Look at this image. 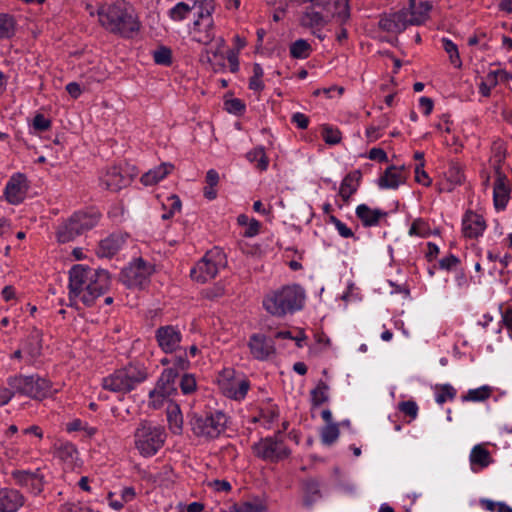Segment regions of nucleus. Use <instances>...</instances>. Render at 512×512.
Returning <instances> with one entry per match:
<instances>
[{
  "label": "nucleus",
  "instance_id": "f257e3e1",
  "mask_svg": "<svg viewBox=\"0 0 512 512\" xmlns=\"http://www.w3.org/2000/svg\"><path fill=\"white\" fill-rule=\"evenodd\" d=\"M100 25L109 33L122 38H133L141 24L133 7L126 1L104 5L98 10Z\"/></svg>",
  "mask_w": 512,
  "mask_h": 512
},
{
  "label": "nucleus",
  "instance_id": "f03ea898",
  "mask_svg": "<svg viewBox=\"0 0 512 512\" xmlns=\"http://www.w3.org/2000/svg\"><path fill=\"white\" fill-rule=\"evenodd\" d=\"M304 301V289L298 284H292L267 294L263 299V306L269 314L284 317L301 310Z\"/></svg>",
  "mask_w": 512,
  "mask_h": 512
},
{
  "label": "nucleus",
  "instance_id": "7ed1b4c3",
  "mask_svg": "<svg viewBox=\"0 0 512 512\" xmlns=\"http://www.w3.org/2000/svg\"><path fill=\"white\" fill-rule=\"evenodd\" d=\"M147 378L148 369L143 363H129L103 378L102 386L106 390L126 394L143 383Z\"/></svg>",
  "mask_w": 512,
  "mask_h": 512
},
{
  "label": "nucleus",
  "instance_id": "20e7f679",
  "mask_svg": "<svg viewBox=\"0 0 512 512\" xmlns=\"http://www.w3.org/2000/svg\"><path fill=\"white\" fill-rule=\"evenodd\" d=\"M75 272V285L83 284V278L89 280L88 292L83 295L82 303L91 307L95 304V301L102 295H104L111 287V276L107 270L104 269H77Z\"/></svg>",
  "mask_w": 512,
  "mask_h": 512
},
{
  "label": "nucleus",
  "instance_id": "39448f33",
  "mask_svg": "<svg viewBox=\"0 0 512 512\" xmlns=\"http://www.w3.org/2000/svg\"><path fill=\"white\" fill-rule=\"evenodd\" d=\"M134 438L135 447L139 453L144 457H151L164 445L166 433L162 426L142 421L135 430Z\"/></svg>",
  "mask_w": 512,
  "mask_h": 512
},
{
  "label": "nucleus",
  "instance_id": "423d86ee",
  "mask_svg": "<svg viewBox=\"0 0 512 512\" xmlns=\"http://www.w3.org/2000/svg\"><path fill=\"white\" fill-rule=\"evenodd\" d=\"M8 385L14 392L36 400L50 397L57 392L50 380L39 375L11 377L8 380Z\"/></svg>",
  "mask_w": 512,
  "mask_h": 512
},
{
  "label": "nucleus",
  "instance_id": "0eeeda50",
  "mask_svg": "<svg viewBox=\"0 0 512 512\" xmlns=\"http://www.w3.org/2000/svg\"><path fill=\"white\" fill-rule=\"evenodd\" d=\"M98 221L99 215L97 213L75 212L70 218L58 226L56 233L57 239L60 243L73 241L76 237L95 227Z\"/></svg>",
  "mask_w": 512,
  "mask_h": 512
},
{
  "label": "nucleus",
  "instance_id": "6e6552de",
  "mask_svg": "<svg viewBox=\"0 0 512 512\" xmlns=\"http://www.w3.org/2000/svg\"><path fill=\"white\" fill-rule=\"evenodd\" d=\"M227 419L221 411L205 415L195 413L191 417L190 425L196 436L214 439L226 429Z\"/></svg>",
  "mask_w": 512,
  "mask_h": 512
},
{
  "label": "nucleus",
  "instance_id": "1a4fd4ad",
  "mask_svg": "<svg viewBox=\"0 0 512 512\" xmlns=\"http://www.w3.org/2000/svg\"><path fill=\"white\" fill-rule=\"evenodd\" d=\"M214 0H201V10L198 12V19L194 21L191 30L192 40L203 44H210L215 37L214 21Z\"/></svg>",
  "mask_w": 512,
  "mask_h": 512
},
{
  "label": "nucleus",
  "instance_id": "9d476101",
  "mask_svg": "<svg viewBox=\"0 0 512 512\" xmlns=\"http://www.w3.org/2000/svg\"><path fill=\"white\" fill-rule=\"evenodd\" d=\"M226 264V257L222 251L215 248L208 251L190 271V276L193 280L200 283H205L213 278L219 272L221 267Z\"/></svg>",
  "mask_w": 512,
  "mask_h": 512
},
{
  "label": "nucleus",
  "instance_id": "9b49d317",
  "mask_svg": "<svg viewBox=\"0 0 512 512\" xmlns=\"http://www.w3.org/2000/svg\"><path fill=\"white\" fill-rule=\"evenodd\" d=\"M252 450L258 458L272 463L288 458L291 454V450L278 435L261 439L252 446Z\"/></svg>",
  "mask_w": 512,
  "mask_h": 512
},
{
  "label": "nucleus",
  "instance_id": "f8f14e48",
  "mask_svg": "<svg viewBox=\"0 0 512 512\" xmlns=\"http://www.w3.org/2000/svg\"><path fill=\"white\" fill-rule=\"evenodd\" d=\"M151 273L152 267L138 258L121 271L120 279L128 288H142L148 283Z\"/></svg>",
  "mask_w": 512,
  "mask_h": 512
},
{
  "label": "nucleus",
  "instance_id": "ddd939ff",
  "mask_svg": "<svg viewBox=\"0 0 512 512\" xmlns=\"http://www.w3.org/2000/svg\"><path fill=\"white\" fill-rule=\"evenodd\" d=\"M248 347L252 357L259 361H266L276 355L274 339L262 333L252 334Z\"/></svg>",
  "mask_w": 512,
  "mask_h": 512
},
{
  "label": "nucleus",
  "instance_id": "4468645a",
  "mask_svg": "<svg viewBox=\"0 0 512 512\" xmlns=\"http://www.w3.org/2000/svg\"><path fill=\"white\" fill-rule=\"evenodd\" d=\"M155 338L159 347L165 353H173L181 350L182 334L172 325L161 326L155 331Z\"/></svg>",
  "mask_w": 512,
  "mask_h": 512
},
{
  "label": "nucleus",
  "instance_id": "2eb2a0df",
  "mask_svg": "<svg viewBox=\"0 0 512 512\" xmlns=\"http://www.w3.org/2000/svg\"><path fill=\"white\" fill-rule=\"evenodd\" d=\"M28 188L26 176L22 173L14 174L6 184L5 196L7 201L13 205L21 203L26 197Z\"/></svg>",
  "mask_w": 512,
  "mask_h": 512
},
{
  "label": "nucleus",
  "instance_id": "dca6fc26",
  "mask_svg": "<svg viewBox=\"0 0 512 512\" xmlns=\"http://www.w3.org/2000/svg\"><path fill=\"white\" fill-rule=\"evenodd\" d=\"M178 377L179 373L175 368L164 369L155 388L149 392V397H154L159 393L164 396H173L177 394L176 380Z\"/></svg>",
  "mask_w": 512,
  "mask_h": 512
},
{
  "label": "nucleus",
  "instance_id": "f3484780",
  "mask_svg": "<svg viewBox=\"0 0 512 512\" xmlns=\"http://www.w3.org/2000/svg\"><path fill=\"white\" fill-rule=\"evenodd\" d=\"M131 182L128 174H123L121 168L113 166L107 169L105 174L100 178V184L110 191H119Z\"/></svg>",
  "mask_w": 512,
  "mask_h": 512
},
{
  "label": "nucleus",
  "instance_id": "a211bd4d",
  "mask_svg": "<svg viewBox=\"0 0 512 512\" xmlns=\"http://www.w3.org/2000/svg\"><path fill=\"white\" fill-rule=\"evenodd\" d=\"M486 229V223L483 216L473 212L468 211L465 213L462 220V232L465 237L468 238H478L481 236Z\"/></svg>",
  "mask_w": 512,
  "mask_h": 512
},
{
  "label": "nucleus",
  "instance_id": "6ab92c4d",
  "mask_svg": "<svg viewBox=\"0 0 512 512\" xmlns=\"http://www.w3.org/2000/svg\"><path fill=\"white\" fill-rule=\"evenodd\" d=\"M12 478L21 486L30 487L34 494H38L43 489V476L36 470L35 472L26 470H16L12 472Z\"/></svg>",
  "mask_w": 512,
  "mask_h": 512
},
{
  "label": "nucleus",
  "instance_id": "aec40b11",
  "mask_svg": "<svg viewBox=\"0 0 512 512\" xmlns=\"http://www.w3.org/2000/svg\"><path fill=\"white\" fill-rule=\"evenodd\" d=\"M23 504L24 497L18 490L0 489V512H16Z\"/></svg>",
  "mask_w": 512,
  "mask_h": 512
},
{
  "label": "nucleus",
  "instance_id": "412c9836",
  "mask_svg": "<svg viewBox=\"0 0 512 512\" xmlns=\"http://www.w3.org/2000/svg\"><path fill=\"white\" fill-rule=\"evenodd\" d=\"M361 179L362 173L360 170L349 172L343 178L339 187V196L345 204L349 203L351 196L357 192Z\"/></svg>",
  "mask_w": 512,
  "mask_h": 512
},
{
  "label": "nucleus",
  "instance_id": "4be33fe9",
  "mask_svg": "<svg viewBox=\"0 0 512 512\" xmlns=\"http://www.w3.org/2000/svg\"><path fill=\"white\" fill-rule=\"evenodd\" d=\"M124 242L123 235L113 233L99 242L96 254L102 258H111L120 250Z\"/></svg>",
  "mask_w": 512,
  "mask_h": 512
},
{
  "label": "nucleus",
  "instance_id": "5701e85b",
  "mask_svg": "<svg viewBox=\"0 0 512 512\" xmlns=\"http://www.w3.org/2000/svg\"><path fill=\"white\" fill-rule=\"evenodd\" d=\"M506 176L497 170V179L493 188L494 206L497 210L506 208L509 199V188L506 185Z\"/></svg>",
  "mask_w": 512,
  "mask_h": 512
},
{
  "label": "nucleus",
  "instance_id": "b1692460",
  "mask_svg": "<svg viewBox=\"0 0 512 512\" xmlns=\"http://www.w3.org/2000/svg\"><path fill=\"white\" fill-rule=\"evenodd\" d=\"M356 216L360 219L364 227L377 226L382 217L387 216V212L381 209H371L366 204H360L356 208Z\"/></svg>",
  "mask_w": 512,
  "mask_h": 512
},
{
  "label": "nucleus",
  "instance_id": "393cba45",
  "mask_svg": "<svg viewBox=\"0 0 512 512\" xmlns=\"http://www.w3.org/2000/svg\"><path fill=\"white\" fill-rule=\"evenodd\" d=\"M471 469L474 472H478L488 467L492 462V456L490 452L481 444L475 445L469 456Z\"/></svg>",
  "mask_w": 512,
  "mask_h": 512
},
{
  "label": "nucleus",
  "instance_id": "a878e982",
  "mask_svg": "<svg viewBox=\"0 0 512 512\" xmlns=\"http://www.w3.org/2000/svg\"><path fill=\"white\" fill-rule=\"evenodd\" d=\"M221 388L225 396L240 401L247 395L250 388V382L247 379H235L231 382H223Z\"/></svg>",
  "mask_w": 512,
  "mask_h": 512
},
{
  "label": "nucleus",
  "instance_id": "bb28decb",
  "mask_svg": "<svg viewBox=\"0 0 512 512\" xmlns=\"http://www.w3.org/2000/svg\"><path fill=\"white\" fill-rule=\"evenodd\" d=\"M303 489V505L306 508H311L313 504L318 501L322 495L320 491V483L316 479H306L302 482Z\"/></svg>",
  "mask_w": 512,
  "mask_h": 512
},
{
  "label": "nucleus",
  "instance_id": "cd10ccee",
  "mask_svg": "<svg viewBox=\"0 0 512 512\" xmlns=\"http://www.w3.org/2000/svg\"><path fill=\"white\" fill-rule=\"evenodd\" d=\"M77 269H89L88 266H84V265H80V264H76L74 265L70 271H69V299L72 301L74 300L75 298L79 297L80 300L82 301V297L83 295H85L89 290L87 289L88 287V284H89V280H86V279H82L84 280L83 281V284H76L75 285V272H78Z\"/></svg>",
  "mask_w": 512,
  "mask_h": 512
},
{
  "label": "nucleus",
  "instance_id": "c85d7f7f",
  "mask_svg": "<svg viewBox=\"0 0 512 512\" xmlns=\"http://www.w3.org/2000/svg\"><path fill=\"white\" fill-rule=\"evenodd\" d=\"M405 181V177L401 170L392 165L388 167L384 174L379 178L378 185L380 188L396 189Z\"/></svg>",
  "mask_w": 512,
  "mask_h": 512
},
{
  "label": "nucleus",
  "instance_id": "c756f323",
  "mask_svg": "<svg viewBox=\"0 0 512 512\" xmlns=\"http://www.w3.org/2000/svg\"><path fill=\"white\" fill-rule=\"evenodd\" d=\"M390 15L392 22L396 26L397 33L404 31L408 25H420L422 23L421 18L415 17L414 11H408L406 9L399 10Z\"/></svg>",
  "mask_w": 512,
  "mask_h": 512
},
{
  "label": "nucleus",
  "instance_id": "7c9ffc66",
  "mask_svg": "<svg viewBox=\"0 0 512 512\" xmlns=\"http://www.w3.org/2000/svg\"><path fill=\"white\" fill-rule=\"evenodd\" d=\"M174 169L171 163H162L158 167L149 170L141 176V182L145 186H152L164 179Z\"/></svg>",
  "mask_w": 512,
  "mask_h": 512
},
{
  "label": "nucleus",
  "instance_id": "2f4dec72",
  "mask_svg": "<svg viewBox=\"0 0 512 512\" xmlns=\"http://www.w3.org/2000/svg\"><path fill=\"white\" fill-rule=\"evenodd\" d=\"M300 23L305 28L322 30L328 21L320 12L315 11L312 7H308L304 11Z\"/></svg>",
  "mask_w": 512,
  "mask_h": 512
},
{
  "label": "nucleus",
  "instance_id": "473e14b6",
  "mask_svg": "<svg viewBox=\"0 0 512 512\" xmlns=\"http://www.w3.org/2000/svg\"><path fill=\"white\" fill-rule=\"evenodd\" d=\"M196 7L201 10V0H187L177 3L169 10V16L174 21H181L187 18L189 13Z\"/></svg>",
  "mask_w": 512,
  "mask_h": 512
},
{
  "label": "nucleus",
  "instance_id": "72a5a7b5",
  "mask_svg": "<svg viewBox=\"0 0 512 512\" xmlns=\"http://www.w3.org/2000/svg\"><path fill=\"white\" fill-rule=\"evenodd\" d=\"M25 351L31 358H37L42 351V333L40 330L33 328L29 333L23 345Z\"/></svg>",
  "mask_w": 512,
  "mask_h": 512
},
{
  "label": "nucleus",
  "instance_id": "f704fd0d",
  "mask_svg": "<svg viewBox=\"0 0 512 512\" xmlns=\"http://www.w3.org/2000/svg\"><path fill=\"white\" fill-rule=\"evenodd\" d=\"M329 385L323 381L319 380L316 387L311 390L310 398L312 407H319L322 404L328 402L329 400Z\"/></svg>",
  "mask_w": 512,
  "mask_h": 512
},
{
  "label": "nucleus",
  "instance_id": "c9c22d12",
  "mask_svg": "<svg viewBox=\"0 0 512 512\" xmlns=\"http://www.w3.org/2000/svg\"><path fill=\"white\" fill-rule=\"evenodd\" d=\"M290 55L294 59H306L312 52L311 45L305 39H298L290 45Z\"/></svg>",
  "mask_w": 512,
  "mask_h": 512
},
{
  "label": "nucleus",
  "instance_id": "e433bc0d",
  "mask_svg": "<svg viewBox=\"0 0 512 512\" xmlns=\"http://www.w3.org/2000/svg\"><path fill=\"white\" fill-rule=\"evenodd\" d=\"M246 158L250 162H257V168L261 171H264L267 169L269 160L265 154L263 147H257L253 150L249 151L246 154Z\"/></svg>",
  "mask_w": 512,
  "mask_h": 512
},
{
  "label": "nucleus",
  "instance_id": "4c0bfd02",
  "mask_svg": "<svg viewBox=\"0 0 512 512\" xmlns=\"http://www.w3.org/2000/svg\"><path fill=\"white\" fill-rule=\"evenodd\" d=\"M492 389L489 386H482L477 389H470L467 394L462 396V401L479 402L488 399L491 395Z\"/></svg>",
  "mask_w": 512,
  "mask_h": 512
},
{
  "label": "nucleus",
  "instance_id": "58836bf2",
  "mask_svg": "<svg viewBox=\"0 0 512 512\" xmlns=\"http://www.w3.org/2000/svg\"><path fill=\"white\" fill-rule=\"evenodd\" d=\"M14 31V18L8 14H0V39L12 37L14 35Z\"/></svg>",
  "mask_w": 512,
  "mask_h": 512
},
{
  "label": "nucleus",
  "instance_id": "ea45409f",
  "mask_svg": "<svg viewBox=\"0 0 512 512\" xmlns=\"http://www.w3.org/2000/svg\"><path fill=\"white\" fill-rule=\"evenodd\" d=\"M322 138L326 144L336 145L341 142L342 134L338 128L325 124L322 127Z\"/></svg>",
  "mask_w": 512,
  "mask_h": 512
},
{
  "label": "nucleus",
  "instance_id": "a19ab883",
  "mask_svg": "<svg viewBox=\"0 0 512 512\" xmlns=\"http://www.w3.org/2000/svg\"><path fill=\"white\" fill-rule=\"evenodd\" d=\"M340 434L338 424L325 425L321 429V441L324 445H332Z\"/></svg>",
  "mask_w": 512,
  "mask_h": 512
},
{
  "label": "nucleus",
  "instance_id": "79ce46f5",
  "mask_svg": "<svg viewBox=\"0 0 512 512\" xmlns=\"http://www.w3.org/2000/svg\"><path fill=\"white\" fill-rule=\"evenodd\" d=\"M179 387L184 395H190L197 389L195 376L190 373H184L180 379Z\"/></svg>",
  "mask_w": 512,
  "mask_h": 512
},
{
  "label": "nucleus",
  "instance_id": "37998d69",
  "mask_svg": "<svg viewBox=\"0 0 512 512\" xmlns=\"http://www.w3.org/2000/svg\"><path fill=\"white\" fill-rule=\"evenodd\" d=\"M78 451L74 444L70 442L61 443L57 448V455L64 461H73Z\"/></svg>",
  "mask_w": 512,
  "mask_h": 512
},
{
  "label": "nucleus",
  "instance_id": "c03bdc74",
  "mask_svg": "<svg viewBox=\"0 0 512 512\" xmlns=\"http://www.w3.org/2000/svg\"><path fill=\"white\" fill-rule=\"evenodd\" d=\"M153 59L158 65L169 66L172 63V52L168 47L161 46L153 52Z\"/></svg>",
  "mask_w": 512,
  "mask_h": 512
},
{
  "label": "nucleus",
  "instance_id": "a18cd8bd",
  "mask_svg": "<svg viewBox=\"0 0 512 512\" xmlns=\"http://www.w3.org/2000/svg\"><path fill=\"white\" fill-rule=\"evenodd\" d=\"M265 507L260 502H242L234 504L231 512H264Z\"/></svg>",
  "mask_w": 512,
  "mask_h": 512
},
{
  "label": "nucleus",
  "instance_id": "49530a36",
  "mask_svg": "<svg viewBox=\"0 0 512 512\" xmlns=\"http://www.w3.org/2000/svg\"><path fill=\"white\" fill-rule=\"evenodd\" d=\"M224 108L227 112L234 115H242L246 110L245 103L239 98L225 100Z\"/></svg>",
  "mask_w": 512,
  "mask_h": 512
},
{
  "label": "nucleus",
  "instance_id": "de8ad7c7",
  "mask_svg": "<svg viewBox=\"0 0 512 512\" xmlns=\"http://www.w3.org/2000/svg\"><path fill=\"white\" fill-rule=\"evenodd\" d=\"M455 396L456 389L449 384H445L439 388V392L436 394V402L442 405L447 400H453Z\"/></svg>",
  "mask_w": 512,
  "mask_h": 512
},
{
  "label": "nucleus",
  "instance_id": "09e8293b",
  "mask_svg": "<svg viewBox=\"0 0 512 512\" xmlns=\"http://www.w3.org/2000/svg\"><path fill=\"white\" fill-rule=\"evenodd\" d=\"M328 222L334 224L337 229L339 235L343 238H355L353 231L346 226L345 223L340 221L336 216L329 215Z\"/></svg>",
  "mask_w": 512,
  "mask_h": 512
},
{
  "label": "nucleus",
  "instance_id": "8fccbe9b",
  "mask_svg": "<svg viewBox=\"0 0 512 512\" xmlns=\"http://www.w3.org/2000/svg\"><path fill=\"white\" fill-rule=\"evenodd\" d=\"M177 352H180L178 355H176L173 359V365L178 372L179 371H185L190 367V362L187 358V350L181 349Z\"/></svg>",
  "mask_w": 512,
  "mask_h": 512
},
{
  "label": "nucleus",
  "instance_id": "3c124183",
  "mask_svg": "<svg viewBox=\"0 0 512 512\" xmlns=\"http://www.w3.org/2000/svg\"><path fill=\"white\" fill-rule=\"evenodd\" d=\"M398 407L402 413L409 416L411 419H415L418 415V406L415 401L408 400L400 402Z\"/></svg>",
  "mask_w": 512,
  "mask_h": 512
},
{
  "label": "nucleus",
  "instance_id": "603ef678",
  "mask_svg": "<svg viewBox=\"0 0 512 512\" xmlns=\"http://www.w3.org/2000/svg\"><path fill=\"white\" fill-rule=\"evenodd\" d=\"M51 127V121L46 118L43 114H36L33 118V128L36 131L44 132Z\"/></svg>",
  "mask_w": 512,
  "mask_h": 512
},
{
  "label": "nucleus",
  "instance_id": "864d4df0",
  "mask_svg": "<svg viewBox=\"0 0 512 512\" xmlns=\"http://www.w3.org/2000/svg\"><path fill=\"white\" fill-rule=\"evenodd\" d=\"M424 162H420L415 167V180L419 184H422L424 186H429L431 183V180L428 176V174L424 171Z\"/></svg>",
  "mask_w": 512,
  "mask_h": 512
},
{
  "label": "nucleus",
  "instance_id": "5fc2aeb1",
  "mask_svg": "<svg viewBox=\"0 0 512 512\" xmlns=\"http://www.w3.org/2000/svg\"><path fill=\"white\" fill-rule=\"evenodd\" d=\"M459 263V258L453 254H450L449 256L444 257L439 261V267L443 270L450 271L454 269Z\"/></svg>",
  "mask_w": 512,
  "mask_h": 512
},
{
  "label": "nucleus",
  "instance_id": "6e6d98bb",
  "mask_svg": "<svg viewBox=\"0 0 512 512\" xmlns=\"http://www.w3.org/2000/svg\"><path fill=\"white\" fill-rule=\"evenodd\" d=\"M335 5L337 8H339V10L336 12L337 17L341 20V23L346 22L350 17L349 3L337 1Z\"/></svg>",
  "mask_w": 512,
  "mask_h": 512
},
{
  "label": "nucleus",
  "instance_id": "4d7b16f0",
  "mask_svg": "<svg viewBox=\"0 0 512 512\" xmlns=\"http://www.w3.org/2000/svg\"><path fill=\"white\" fill-rule=\"evenodd\" d=\"M379 28L383 31L390 32V33H397L396 26L392 22L391 15H384L379 20Z\"/></svg>",
  "mask_w": 512,
  "mask_h": 512
},
{
  "label": "nucleus",
  "instance_id": "13d9d810",
  "mask_svg": "<svg viewBox=\"0 0 512 512\" xmlns=\"http://www.w3.org/2000/svg\"><path fill=\"white\" fill-rule=\"evenodd\" d=\"M426 227H427V225H426L425 221H423L422 219H416L413 221V223L410 227L409 234L423 236V235H425Z\"/></svg>",
  "mask_w": 512,
  "mask_h": 512
},
{
  "label": "nucleus",
  "instance_id": "bf43d9fd",
  "mask_svg": "<svg viewBox=\"0 0 512 512\" xmlns=\"http://www.w3.org/2000/svg\"><path fill=\"white\" fill-rule=\"evenodd\" d=\"M291 122L299 129H307L309 125V118L301 112H296L292 115Z\"/></svg>",
  "mask_w": 512,
  "mask_h": 512
},
{
  "label": "nucleus",
  "instance_id": "052dcab7",
  "mask_svg": "<svg viewBox=\"0 0 512 512\" xmlns=\"http://www.w3.org/2000/svg\"><path fill=\"white\" fill-rule=\"evenodd\" d=\"M368 158L370 160L378 161L380 163H386L388 162V156L386 152L381 148H372L369 151Z\"/></svg>",
  "mask_w": 512,
  "mask_h": 512
},
{
  "label": "nucleus",
  "instance_id": "680f3d73",
  "mask_svg": "<svg viewBox=\"0 0 512 512\" xmlns=\"http://www.w3.org/2000/svg\"><path fill=\"white\" fill-rule=\"evenodd\" d=\"M503 75L505 79L508 78L509 74L505 70H495L490 71L486 77L485 81L489 84V86L495 87L498 84V76Z\"/></svg>",
  "mask_w": 512,
  "mask_h": 512
},
{
  "label": "nucleus",
  "instance_id": "e2e57ef3",
  "mask_svg": "<svg viewBox=\"0 0 512 512\" xmlns=\"http://www.w3.org/2000/svg\"><path fill=\"white\" fill-rule=\"evenodd\" d=\"M260 227H261V223L258 220L254 219V218L250 219V221L247 225V229L244 232V236L245 237L256 236L260 232Z\"/></svg>",
  "mask_w": 512,
  "mask_h": 512
},
{
  "label": "nucleus",
  "instance_id": "0e129e2a",
  "mask_svg": "<svg viewBox=\"0 0 512 512\" xmlns=\"http://www.w3.org/2000/svg\"><path fill=\"white\" fill-rule=\"evenodd\" d=\"M66 91L74 99H77L81 95V93H82L80 85L77 82H70V83H68L66 85Z\"/></svg>",
  "mask_w": 512,
  "mask_h": 512
},
{
  "label": "nucleus",
  "instance_id": "69168bd1",
  "mask_svg": "<svg viewBox=\"0 0 512 512\" xmlns=\"http://www.w3.org/2000/svg\"><path fill=\"white\" fill-rule=\"evenodd\" d=\"M443 47H444V50L449 55H455L456 60H458L459 52H458V48H457L456 44H454L451 40L444 38L443 39Z\"/></svg>",
  "mask_w": 512,
  "mask_h": 512
},
{
  "label": "nucleus",
  "instance_id": "338daca9",
  "mask_svg": "<svg viewBox=\"0 0 512 512\" xmlns=\"http://www.w3.org/2000/svg\"><path fill=\"white\" fill-rule=\"evenodd\" d=\"M212 486L216 491L229 492L232 489L231 484L226 480L216 479L212 482Z\"/></svg>",
  "mask_w": 512,
  "mask_h": 512
},
{
  "label": "nucleus",
  "instance_id": "774afa93",
  "mask_svg": "<svg viewBox=\"0 0 512 512\" xmlns=\"http://www.w3.org/2000/svg\"><path fill=\"white\" fill-rule=\"evenodd\" d=\"M420 107L424 109V114L429 115L433 109V100L428 97H421L419 100Z\"/></svg>",
  "mask_w": 512,
  "mask_h": 512
}]
</instances>
